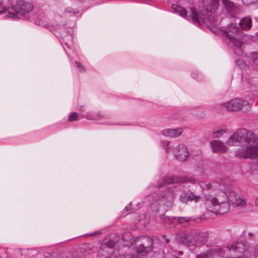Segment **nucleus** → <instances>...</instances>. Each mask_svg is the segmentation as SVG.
<instances>
[{
    "instance_id": "obj_1",
    "label": "nucleus",
    "mask_w": 258,
    "mask_h": 258,
    "mask_svg": "<svg viewBox=\"0 0 258 258\" xmlns=\"http://www.w3.org/2000/svg\"><path fill=\"white\" fill-rule=\"evenodd\" d=\"M242 144L244 147L236 151V156L243 158H254L258 156V137L244 128L231 135L227 141L228 146Z\"/></svg>"
},
{
    "instance_id": "obj_2",
    "label": "nucleus",
    "mask_w": 258,
    "mask_h": 258,
    "mask_svg": "<svg viewBox=\"0 0 258 258\" xmlns=\"http://www.w3.org/2000/svg\"><path fill=\"white\" fill-rule=\"evenodd\" d=\"M172 8L176 13L182 17L198 24H200L202 21L205 23L209 29H211L212 27H217L220 25L221 21L220 17L213 15V14H202L199 15L195 8H191L189 11H187L184 8L176 4H172Z\"/></svg>"
},
{
    "instance_id": "obj_3",
    "label": "nucleus",
    "mask_w": 258,
    "mask_h": 258,
    "mask_svg": "<svg viewBox=\"0 0 258 258\" xmlns=\"http://www.w3.org/2000/svg\"><path fill=\"white\" fill-rule=\"evenodd\" d=\"M207 231H198L191 233H182L177 236L178 240L182 244L189 247L199 246L207 241Z\"/></svg>"
},
{
    "instance_id": "obj_4",
    "label": "nucleus",
    "mask_w": 258,
    "mask_h": 258,
    "mask_svg": "<svg viewBox=\"0 0 258 258\" xmlns=\"http://www.w3.org/2000/svg\"><path fill=\"white\" fill-rule=\"evenodd\" d=\"M224 34L229 39L228 42L230 45L240 48L245 41L246 36L233 25H231L224 31Z\"/></svg>"
},
{
    "instance_id": "obj_5",
    "label": "nucleus",
    "mask_w": 258,
    "mask_h": 258,
    "mask_svg": "<svg viewBox=\"0 0 258 258\" xmlns=\"http://www.w3.org/2000/svg\"><path fill=\"white\" fill-rule=\"evenodd\" d=\"M11 9L12 12H9L7 17L15 19L16 18H19V16H24L31 11L33 7L30 3L21 0L18 1L15 5L12 6Z\"/></svg>"
},
{
    "instance_id": "obj_6",
    "label": "nucleus",
    "mask_w": 258,
    "mask_h": 258,
    "mask_svg": "<svg viewBox=\"0 0 258 258\" xmlns=\"http://www.w3.org/2000/svg\"><path fill=\"white\" fill-rule=\"evenodd\" d=\"M134 248L138 253L142 255L150 252L153 249V240L147 236H141L135 239Z\"/></svg>"
},
{
    "instance_id": "obj_7",
    "label": "nucleus",
    "mask_w": 258,
    "mask_h": 258,
    "mask_svg": "<svg viewBox=\"0 0 258 258\" xmlns=\"http://www.w3.org/2000/svg\"><path fill=\"white\" fill-rule=\"evenodd\" d=\"M195 179L190 177L169 175L163 177L158 183V188H163L166 185L178 183H195Z\"/></svg>"
},
{
    "instance_id": "obj_8",
    "label": "nucleus",
    "mask_w": 258,
    "mask_h": 258,
    "mask_svg": "<svg viewBox=\"0 0 258 258\" xmlns=\"http://www.w3.org/2000/svg\"><path fill=\"white\" fill-rule=\"evenodd\" d=\"M173 198L174 195L173 192L171 190H168L161 197L154 200L151 205L153 211L157 212L159 210L158 206H161L162 204L164 205L166 204L167 207L170 206L173 201Z\"/></svg>"
},
{
    "instance_id": "obj_9",
    "label": "nucleus",
    "mask_w": 258,
    "mask_h": 258,
    "mask_svg": "<svg viewBox=\"0 0 258 258\" xmlns=\"http://www.w3.org/2000/svg\"><path fill=\"white\" fill-rule=\"evenodd\" d=\"M116 240H110L102 244L98 250V256L99 258H110L114 251V245Z\"/></svg>"
},
{
    "instance_id": "obj_10",
    "label": "nucleus",
    "mask_w": 258,
    "mask_h": 258,
    "mask_svg": "<svg viewBox=\"0 0 258 258\" xmlns=\"http://www.w3.org/2000/svg\"><path fill=\"white\" fill-rule=\"evenodd\" d=\"M231 258H240L245 250V245L244 243L237 242L232 244L230 247H227Z\"/></svg>"
},
{
    "instance_id": "obj_11",
    "label": "nucleus",
    "mask_w": 258,
    "mask_h": 258,
    "mask_svg": "<svg viewBox=\"0 0 258 258\" xmlns=\"http://www.w3.org/2000/svg\"><path fill=\"white\" fill-rule=\"evenodd\" d=\"M224 193H218L219 205L216 210L215 214H224L227 213L230 209V204L226 201V197Z\"/></svg>"
},
{
    "instance_id": "obj_12",
    "label": "nucleus",
    "mask_w": 258,
    "mask_h": 258,
    "mask_svg": "<svg viewBox=\"0 0 258 258\" xmlns=\"http://www.w3.org/2000/svg\"><path fill=\"white\" fill-rule=\"evenodd\" d=\"M205 204L206 209L215 214L216 210L218 208L219 205V198L218 195L216 197H213V196L208 195L205 196Z\"/></svg>"
},
{
    "instance_id": "obj_13",
    "label": "nucleus",
    "mask_w": 258,
    "mask_h": 258,
    "mask_svg": "<svg viewBox=\"0 0 258 258\" xmlns=\"http://www.w3.org/2000/svg\"><path fill=\"white\" fill-rule=\"evenodd\" d=\"M203 10L202 14H213L219 7L218 0H209L203 1Z\"/></svg>"
},
{
    "instance_id": "obj_14",
    "label": "nucleus",
    "mask_w": 258,
    "mask_h": 258,
    "mask_svg": "<svg viewBox=\"0 0 258 258\" xmlns=\"http://www.w3.org/2000/svg\"><path fill=\"white\" fill-rule=\"evenodd\" d=\"M174 153L176 158L180 161H185L189 156V152L183 145H180L174 148Z\"/></svg>"
},
{
    "instance_id": "obj_15",
    "label": "nucleus",
    "mask_w": 258,
    "mask_h": 258,
    "mask_svg": "<svg viewBox=\"0 0 258 258\" xmlns=\"http://www.w3.org/2000/svg\"><path fill=\"white\" fill-rule=\"evenodd\" d=\"M222 3L226 11L231 16H234L240 13L241 10L239 7L232 2L229 0H222Z\"/></svg>"
},
{
    "instance_id": "obj_16",
    "label": "nucleus",
    "mask_w": 258,
    "mask_h": 258,
    "mask_svg": "<svg viewBox=\"0 0 258 258\" xmlns=\"http://www.w3.org/2000/svg\"><path fill=\"white\" fill-rule=\"evenodd\" d=\"M244 101L239 98L232 100L229 102L225 103L224 106L230 111H237L242 109Z\"/></svg>"
},
{
    "instance_id": "obj_17",
    "label": "nucleus",
    "mask_w": 258,
    "mask_h": 258,
    "mask_svg": "<svg viewBox=\"0 0 258 258\" xmlns=\"http://www.w3.org/2000/svg\"><path fill=\"white\" fill-rule=\"evenodd\" d=\"M221 189L222 191L219 193H224L227 198L226 201L230 204L232 205L233 203L236 202L239 195L236 193L235 191L230 187H226L224 189L221 188Z\"/></svg>"
},
{
    "instance_id": "obj_18",
    "label": "nucleus",
    "mask_w": 258,
    "mask_h": 258,
    "mask_svg": "<svg viewBox=\"0 0 258 258\" xmlns=\"http://www.w3.org/2000/svg\"><path fill=\"white\" fill-rule=\"evenodd\" d=\"M211 148L214 152L224 153L227 151V147L223 143L219 140H214L211 142Z\"/></svg>"
},
{
    "instance_id": "obj_19",
    "label": "nucleus",
    "mask_w": 258,
    "mask_h": 258,
    "mask_svg": "<svg viewBox=\"0 0 258 258\" xmlns=\"http://www.w3.org/2000/svg\"><path fill=\"white\" fill-rule=\"evenodd\" d=\"M120 240L122 241V244L123 246H131L135 244V239L134 240L133 239L132 235L130 232L124 233Z\"/></svg>"
},
{
    "instance_id": "obj_20",
    "label": "nucleus",
    "mask_w": 258,
    "mask_h": 258,
    "mask_svg": "<svg viewBox=\"0 0 258 258\" xmlns=\"http://www.w3.org/2000/svg\"><path fill=\"white\" fill-rule=\"evenodd\" d=\"M200 197L194 195L192 194H188L187 193H183L180 197V201L182 203H186L188 201H194L195 202H197Z\"/></svg>"
},
{
    "instance_id": "obj_21",
    "label": "nucleus",
    "mask_w": 258,
    "mask_h": 258,
    "mask_svg": "<svg viewBox=\"0 0 258 258\" xmlns=\"http://www.w3.org/2000/svg\"><path fill=\"white\" fill-rule=\"evenodd\" d=\"M182 132L181 128L176 129H166L162 132V134L165 136L170 137H177L180 135Z\"/></svg>"
},
{
    "instance_id": "obj_22",
    "label": "nucleus",
    "mask_w": 258,
    "mask_h": 258,
    "mask_svg": "<svg viewBox=\"0 0 258 258\" xmlns=\"http://www.w3.org/2000/svg\"><path fill=\"white\" fill-rule=\"evenodd\" d=\"M252 21L249 17H244L241 19L239 25L244 30H249L251 27Z\"/></svg>"
},
{
    "instance_id": "obj_23",
    "label": "nucleus",
    "mask_w": 258,
    "mask_h": 258,
    "mask_svg": "<svg viewBox=\"0 0 258 258\" xmlns=\"http://www.w3.org/2000/svg\"><path fill=\"white\" fill-rule=\"evenodd\" d=\"M217 252L215 250H208L197 255L196 258H216Z\"/></svg>"
},
{
    "instance_id": "obj_24",
    "label": "nucleus",
    "mask_w": 258,
    "mask_h": 258,
    "mask_svg": "<svg viewBox=\"0 0 258 258\" xmlns=\"http://www.w3.org/2000/svg\"><path fill=\"white\" fill-rule=\"evenodd\" d=\"M94 249V245L91 243H86L81 247V251L84 253V255L89 254L92 252Z\"/></svg>"
},
{
    "instance_id": "obj_25",
    "label": "nucleus",
    "mask_w": 258,
    "mask_h": 258,
    "mask_svg": "<svg viewBox=\"0 0 258 258\" xmlns=\"http://www.w3.org/2000/svg\"><path fill=\"white\" fill-rule=\"evenodd\" d=\"M9 0H0V14L6 12L7 8L8 6L5 4H7V5H9ZM9 8H10V7H9Z\"/></svg>"
},
{
    "instance_id": "obj_26",
    "label": "nucleus",
    "mask_w": 258,
    "mask_h": 258,
    "mask_svg": "<svg viewBox=\"0 0 258 258\" xmlns=\"http://www.w3.org/2000/svg\"><path fill=\"white\" fill-rule=\"evenodd\" d=\"M232 205L234 207H244L246 205V202L244 200L240 199L239 196L237 198L236 202L233 203Z\"/></svg>"
},
{
    "instance_id": "obj_27",
    "label": "nucleus",
    "mask_w": 258,
    "mask_h": 258,
    "mask_svg": "<svg viewBox=\"0 0 258 258\" xmlns=\"http://www.w3.org/2000/svg\"><path fill=\"white\" fill-rule=\"evenodd\" d=\"M174 219L176 220L180 224L183 223L184 222H188L194 220L191 217H174Z\"/></svg>"
},
{
    "instance_id": "obj_28",
    "label": "nucleus",
    "mask_w": 258,
    "mask_h": 258,
    "mask_svg": "<svg viewBox=\"0 0 258 258\" xmlns=\"http://www.w3.org/2000/svg\"><path fill=\"white\" fill-rule=\"evenodd\" d=\"M226 132V130L225 128H221L217 130L216 131L213 132L214 138H219L222 135L225 134Z\"/></svg>"
},
{
    "instance_id": "obj_29",
    "label": "nucleus",
    "mask_w": 258,
    "mask_h": 258,
    "mask_svg": "<svg viewBox=\"0 0 258 258\" xmlns=\"http://www.w3.org/2000/svg\"><path fill=\"white\" fill-rule=\"evenodd\" d=\"M196 116L200 119H203L206 116V113L203 111H200L196 114Z\"/></svg>"
},
{
    "instance_id": "obj_30",
    "label": "nucleus",
    "mask_w": 258,
    "mask_h": 258,
    "mask_svg": "<svg viewBox=\"0 0 258 258\" xmlns=\"http://www.w3.org/2000/svg\"><path fill=\"white\" fill-rule=\"evenodd\" d=\"M78 115L75 112H73L69 116V120L71 121H73L77 119Z\"/></svg>"
},
{
    "instance_id": "obj_31",
    "label": "nucleus",
    "mask_w": 258,
    "mask_h": 258,
    "mask_svg": "<svg viewBox=\"0 0 258 258\" xmlns=\"http://www.w3.org/2000/svg\"><path fill=\"white\" fill-rule=\"evenodd\" d=\"M242 1L245 5H248L256 3L257 0H242Z\"/></svg>"
},
{
    "instance_id": "obj_32",
    "label": "nucleus",
    "mask_w": 258,
    "mask_h": 258,
    "mask_svg": "<svg viewBox=\"0 0 258 258\" xmlns=\"http://www.w3.org/2000/svg\"><path fill=\"white\" fill-rule=\"evenodd\" d=\"M237 64L239 65L240 67H243V66H245L246 64L245 63L241 60H238L236 61Z\"/></svg>"
},
{
    "instance_id": "obj_33",
    "label": "nucleus",
    "mask_w": 258,
    "mask_h": 258,
    "mask_svg": "<svg viewBox=\"0 0 258 258\" xmlns=\"http://www.w3.org/2000/svg\"><path fill=\"white\" fill-rule=\"evenodd\" d=\"M75 63H76V65H77V68H78V69H80V70H81V69H82V70H84V67L82 66V64H81L80 62H79V61H76V62H75Z\"/></svg>"
},
{
    "instance_id": "obj_34",
    "label": "nucleus",
    "mask_w": 258,
    "mask_h": 258,
    "mask_svg": "<svg viewBox=\"0 0 258 258\" xmlns=\"http://www.w3.org/2000/svg\"><path fill=\"white\" fill-rule=\"evenodd\" d=\"M129 255H126V256H118L116 258H129Z\"/></svg>"
},
{
    "instance_id": "obj_35",
    "label": "nucleus",
    "mask_w": 258,
    "mask_h": 258,
    "mask_svg": "<svg viewBox=\"0 0 258 258\" xmlns=\"http://www.w3.org/2000/svg\"><path fill=\"white\" fill-rule=\"evenodd\" d=\"M165 241H166V242L167 243H169V242H170V239H169V238H165Z\"/></svg>"
},
{
    "instance_id": "obj_36",
    "label": "nucleus",
    "mask_w": 258,
    "mask_h": 258,
    "mask_svg": "<svg viewBox=\"0 0 258 258\" xmlns=\"http://www.w3.org/2000/svg\"><path fill=\"white\" fill-rule=\"evenodd\" d=\"M255 205L258 207V197L255 199Z\"/></svg>"
},
{
    "instance_id": "obj_37",
    "label": "nucleus",
    "mask_w": 258,
    "mask_h": 258,
    "mask_svg": "<svg viewBox=\"0 0 258 258\" xmlns=\"http://www.w3.org/2000/svg\"><path fill=\"white\" fill-rule=\"evenodd\" d=\"M248 235H249V236L251 237L253 235V233H251V232H249L248 233Z\"/></svg>"
},
{
    "instance_id": "obj_38",
    "label": "nucleus",
    "mask_w": 258,
    "mask_h": 258,
    "mask_svg": "<svg viewBox=\"0 0 258 258\" xmlns=\"http://www.w3.org/2000/svg\"><path fill=\"white\" fill-rule=\"evenodd\" d=\"M98 116H100V117H102L103 116V115H101L100 113H98Z\"/></svg>"
},
{
    "instance_id": "obj_39",
    "label": "nucleus",
    "mask_w": 258,
    "mask_h": 258,
    "mask_svg": "<svg viewBox=\"0 0 258 258\" xmlns=\"http://www.w3.org/2000/svg\"><path fill=\"white\" fill-rule=\"evenodd\" d=\"M166 144H167V146L168 147V145L169 144V142H165Z\"/></svg>"
},
{
    "instance_id": "obj_40",
    "label": "nucleus",
    "mask_w": 258,
    "mask_h": 258,
    "mask_svg": "<svg viewBox=\"0 0 258 258\" xmlns=\"http://www.w3.org/2000/svg\"><path fill=\"white\" fill-rule=\"evenodd\" d=\"M178 254H179V255H181V254H182V251H179V252H178Z\"/></svg>"
},
{
    "instance_id": "obj_41",
    "label": "nucleus",
    "mask_w": 258,
    "mask_h": 258,
    "mask_svg": "<svg viewBox=\"0 0 258 258\" xmlns=\"http://www.w3.org/2000/svg\"><path fill=\"white\" fill-rule=\"evenodd\" d=\"M215 28V27H212V28H211V29H211V30L212 31H214V32H215V31H213V30H212V29H213V28Z\"/></svg>"
},
{
    "instance_id": "obj_42",
    "label": "nucleus",
    "mask_w": 258,
    "mask_h": 258,
    "mask_svg": "<svg viewBox=\"0 0 258 258\" xmlns=\"http://www.w3.org/2000/svg\"><path fill=\"white\" fill-rule=\"evenodd\" d=\"M163 237H164V238H165V237H166V235H164L163 236Z\"/></svg>"
},
{
    "instance_id": "obj_43",
    "label": "nucleus",
    "mask_w": 258,
    "mask_h": 258,
    "mask_svg": "<svg viewBox=\"0 0 258 258\" xmlns=\"http://www.w3.org/2000/svg\"><path fill=\"white\" fill-rule=\"evenodd\" d=\"M257 2H258V0H257Z\"/></svg>"
},
{
    "instance_id": "obj_44",
    "label": "nucleus",
    "mask_w": 258,
    "mask_h": 258,
    "mask_svg": "<svg viewBox=\"0 0 258 258\" xmlns=\"http://www.w3.org/2000/svg\"><path fill=\"white\" fill-rule=\"evenodd\" d=\"M0 258H1V257H0Z\"/></svg>"
}]
</instances>
